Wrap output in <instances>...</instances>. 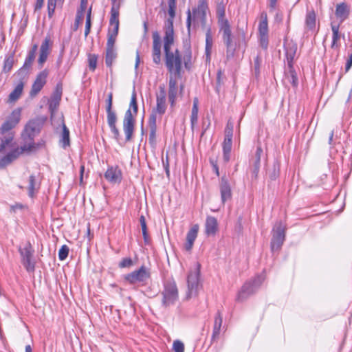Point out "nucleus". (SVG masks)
Instances as JSON below:
<instances>
[{
  "label": "nucleus",
  "instance_id": "f257e3e1",
  "mask_svg": "<svg viewBox=\"0 0 352 352\" xmlns=\"http://www.w3.org/2000/svg\"><path fill=\"white\" fill-rule=\"evenodd\" d=\"M216 15L219 30L222 32V38L226 46L227 58H232L234 55L236 47L232 41L230 24L226 18V5L223 0L217 1Z\"/></svg>",
  "mask_w": 352,
  "mask_h": 352
},
{
  "label": "nucleus",
  "instance_id": "f03ea898",
  "mask_svg": "<svg viewBox=\"0 0 352 352\" xmlns=\"http://www.w3.org/2000/svg\"><path fill=\"white\" fill-rule=\"evenodd\" d=\"M174 43V36H164V50L165 53L166 65L170 72L179 74L182 69V56L178 50L171 52V45Z\"/></svg>",
  "mask_w": 352,
  "mask_h": 352
},
{
  "label": "nucleus",
  "instance_id": "7ed1b4c3",
  "mask_svg": "<svg viewBox=\"0 0 352 352\" xmlns=\"http://www.w3.org/2000/svg\"><path fill=\"white\" fill-rule=\"evenodd\" d=\"M138 113V104H137V94L135 90L133 89L129 109L126 111L124 120H123V129L126 135V140L129 141L132 138L135 120L133 118Z\"/></svg>",
  "mask_w": 352,
  "mask_h": 352
},
{
  "label": "nucleus",
  "instance_id": "20e7f679",
  "mask_svg": "<svg viewBox=\"0 0 352 352\" xmlns=\"http://www.w3.org/2000/svg\"><path fill=\"white\" fill-rule=\"evenodd\" d=\"M201 265L199 263L195 264L194 270H191L187 277L188 291L186 298L187 300L198 294V291L201 287L199 280Z\"/></svg>",
  "mask_w": 352,
  "mask_h": 352
},
{
  "label": "nucleus",
  "instance_id": "39448f33",
  "mask_svg": "<svg viewBox=\"0 0 352 352\" xmlns=\"http://www.w3.org/2000/svg\"><path fill=\"white\" fill-rule=\"evenodd\" d=\"M264 279L265 277L263 275H258L252 280L245 283L237 295L236 300L238 301L246 300L258 289Z\"/></svg>",
  "mask_w": 352,
  "mask_h": 352
},
{
  "label": "nucleus",
  "instance_id": "423d86ee",
  "mask_svg": "<svg viewBox=\"0 0 352 352\" xmlns=\"http://www.w3.org/2000/svg\"><path fill=\"white\" fill-rule=\"evenodd\" d=\"M162 294L163 296V306L166 307L175 304L179 296L176 283L174 280H168L165 283L164 288Z\"/></svg>",
  "mask_w": 352,
  "mask_h": 352
},
{
  "label": "nucleus",
  "instance_id": "0eeeda50",
  "mask_svg": "<svg viewBox=\"0 0 352 352\" xmlns=\"http://www.w3.org/2000/svg\"><path fill=\"white\" fill-rule=\"evenodd\" d=\"M151 277L149 269L142 265L137 270L126 274L124 277L125 280L130 284H140L144 285Z\"/></svg>",
  "mask_w": 352,
  "mask_h": 352
},
{
  "label": "nucleus",
  "instance_id": "6e6552de",
  "mask_svg": "<svg viewBox=\"0 0 352 352\" xmlns=\"http://www.w3.org/2000/svg\"><path fill=\"white\" fill-rule=\"evenodd\" d=\"M33 148H34V144L30 142L21 148H14L10 150L6 155L0 159V168L6 167L16 160L23 152L30 151Z\"/></svg>",
  "mask_w": 352,
  "mask_h": 352
},
{
  "label": "nucleus",
  "instance_id": "1a4fd4ad",
  "mask_svg": "<svg viewBox=\"0 0 352 352\" xmlns=\"http://www.w3.org/2000/svg\"><path fill=\"white\" fill-rule=\"evenodd\" d=\"M285 238V229L281 221L277 222L273 228V235L271 241V249L272 251L278 250Z\"/></svg>",
  "mask_w": 352,
  "mask_h": 352
},
{
  "label": "nucleus",
  "instance_id": "9d476101",
  "mask_svg": "<svg viewBox=\"0 0 352 352\" xmlns=\"http://www.w3.org/2000/svg\"><path fill=\"white\" fill-rule=\"evenodd\" d=\"M168 4L169 17L164 23V36H174L173 19L175 16L176 0L168 1Z\"/></svg>",
  "mask_w": 352,
  "mask_h": 352
},
{
  "label": "nucleus",
  "instance_id": "9b49d317",
  "mask_svg": "<svg viewBox=\"0 0 352 352\" xmlns=\"http://www.w3.org/2000/svg\"><path fill=\"white\" fill-rule=\"evenodd\" d=\"M21 261L28 272L34 270V263L32 262L34 251L32 250L30 243H28L23 248H19Z\"/></svg>",
  "mask_w": 352,
  "mask_h": 352
},
{
  "label": "nucleus",
  "instance_id": "f8f14e48",
  "mask_svg": "<svg viewBox=\"0 0 352 352\" xmlns=\"http://www.w3.org/2000/svg\"><path fill=\"white\" fill-rule=\"evenodd\" d=\"M156 107L153 109L152 113L150 116H154L155 120H157V115L162 116L166 110V93L165 89H160L156 95Z\"/></svg>",
  "mask_w": 352,
  "mask_h": 352
},
{
  "label": "nucleus",
  "instance_id": "ddd939ff",
  "mask_svg": "<svg viewBox=\"0 0 352 352\" xmlns=\"http://www.w3.org/2000/svg\"><path fill=\"white\" fill-rule=\"evenodd\" d=\"M41 124L37 120H30L25 126L22 136L25 141H33L36 133L40 131Z\"/></svg>",
  "mask_w": 352,
  "mask_h": 352
},
{
  "label": "nucleus",
  "instance_id": "4468645a",
  "mask_svg": "<svg viewBox=\"0 0 352 352\" xmlns=\"http://www.w3.org/2000/svg\"><path fill=\"white\" fill-rule=\"evenodd\" d=\"M298 46L296 43L291 40L284 43V50L285 52V63L288 68L292 69L294 67V60L297 52Z\"/></svg>",
  "mask_w": 352,
  "mask_h": 352
},
{
  "label": "nucleus",
  "instance_id": "2eb2a0df",
  "mask_svg": "<svg viewBox=\"0 0 352 352\" xmlns=\"http://www.w3.org/2000/svg\"><path fill=\"white\" fill-rule=\"evenodd\" d=\"M153 37V50L152 56L153 62L158 65L161 63V37L157 31H155L152 34Z\"/></svg>",
  "mask_w": 352,
  "mask_h": 352
},
{
  "label": "nucleus",
  "instance_id": "dca6fc26",
  "mask_svg": "<svg viewBox=\"0 0 352 352\" xmlns=\"http://www.w3.org/2000/svg\"><path fill=\"white\" fill-rule=\"evenodd\" d=\"M208 10V3L206 0H199L198 5L192 9L193 18L199 19L204 24L206 20V12Z\"/></svg>",
  "mask_w": 352,
  "mask_h": 352
},
{
  "label": "nucleus",
  "instance_id": "f3484780",
  "mask_svg": "<svg viewBox=\"0 0 352 352\" xmlns=\"http://www.w3.org/2000/svg\"><path fill=\"white\" fill-rule=\"evenodd\" d=\"M219 189L221 192V201L224 204L227 200L231 199L232 190L228 179L225 177H222L219 182Z\"/></svg>",
  "mask_w": 352,
  "mask_h": 352
},
{
  "label": "nucleus",
  "instance_id": "a211bd4d",
  "mask_svg": "<svg viewBox=\"0 0 352 352\" xmlns=\"http://www.w3.org/2000/svg\"><path fill=\"white\" fill-rule=\"evenodd\" d=\"M50 38L46 36L40 47L39 57L38 59V64L41 67L45 62L47 60L50 54Z\"/></svg>",
  "mask_w": 352,
  "mask_h": 352
},
{
  "label": "nucleus",
  "instance_id": "6ab92c4d",
  "mask_svg": "<svg viewBox=\"0 0 352 352\" xmlns=\"http://www.w3.org/2000/svg\"><path fill=\"white\" fill-rule=\"evenodd\" d=\"M104 177L110 183H120L122 180V171L118 166H111L105 172Z\"/></svg>",
  "mask_w": 352,
  "mask_h": 352
},
{
  "label": "nucleus",
  "instance_id": "aec40b11",
  "mask_svg": "<svg viewBox=\"0 0 352 352\" xmlns=\"http://www.w3.org/2000/svg\"><path fill=\"white\" fill-rule=\"evenodd\" d=\"M120 22L109 23L107 34V48H115L116 37L118 34Z\"/></svg>",
  "mask_w": 352,
  "mask_h": 352
},
{
  "label": "nucleus",
  "instance_id": "412c9836",
  "mask_svg": "<svg viewBox=\"0 0 352 352\" xmlns=\"http://www.w3.org/2000/svg\"><path fill=\"white\" fill-rule=\"evenodd\" d=\"M111 8L110 11L109 23H115L119 21L120 8L124 0H110Z\"/></svg>",
  "mask_w": 352,
  "mask_h": 352
},
{
  "label": "nucleus",
  "instance_id": "4be33fe9",
  "mask_svg": "<svg viewBox=\"0 0 352 352\" xmlns=\"http://www.w3.org/2000/svg\"><path fill=\"white\" fill-rule=\"evenodd\" d=\"M199 226L193 225L186 234V241L184 244V248L186 251H190L192 248L194 242L197 236Z\"/></svg>",
  "mask_w": 352,
  "mask_h": 352
},
{
  "label": "nucleus",
  "instance_id": "5701e85b",
  "mask_svg": "<svg viewBox=\"0 0 352 352\" xmlns=\"http://www.w3.org/2000/svg\"><path fill=\"white\" fill-rule=\"evenodd\" d=\"M336 17L340 19V23L347 19L350 14V8L346 3L337 4L335 11Z\"/></svg>",
  "mask_w": 352,
  "mask_h": 352
},
{
  "label": "nucleus",
  "instance_id": "b1692460",
  "mask_svg": "<svg viewBox=\"0 0 352 352\" xmlns=\"http://www.w3.org/2000/svg\"><path fill=\"white\" fill-rule=\"evenodd\" d=\"M61 89H56L49 100V109L51 115L53 116L56 111L61 100Z\"/></svg>",
  "mask_w": 352,
  "mask_h": 352
},
{
  "label": "nucleus",
  "instance_id": "393cba45",
  "mask_svg": "<svg viewBox=\"0 0 352 352\" xmlns=\"http://www.w3.org/2000/svg\"><path fill=\"white\" fill-rule=\"evenodd\" d=\"M38 50L37 44H34L28 52L23 67L19 70V74L25 70H29L36 58V53Z\"/></svg>",
  "mask_w": 352,
  "mask_h": 352
},
{
  "label": "nucleus",
  "instance_id": "a878e982",
  "mask_svg": "<svg viewBox=\"0 0 352 352\" xmlns=\"http://www.w3.org/2000/svg\"><path fill=\"white\" fill-rule=\"evenodd\" d=\"M107 122L111 129V131L113 133L114 138L116 140H118L119 136H120V132L116 126V123L117 121L116 114L112 110H110V111H107Z\"/></svg>",
  "mask_w": 352,
  "mask_h": 352
},
{
  "label": "nucleus",
  "instance_id": "bb28decb",
  "mask_svg": "<svg viewBox=\"0 0 352 352\" xmlns=\"http://www.w3.org/2000/svg\"><path fill=\"white\" fill-rule=\"evenodd\" d=\"M218 229V223L216 218L208 217L206 221L205 230L208 236H213L216 234Z\"/></svg>",
  "mask_w": 352,
  "mask_h": 352
},
{
  "label": "nucleus",
  "instance_id": "cd10ccee",
  "mask_svg": "<svg viewBox=\"0 0 352 352\" xmlns=\"http://www.w3.org/2000/svg\"><path fill=\"white\" fill-rule=\"evenodd\" d=\"M222 315L221 312L218 311L214 317L212 340H215L219 338L221 331V327L222 325Z\"/></svg>",
  "mask_w": 352,
  "mask_h": 352
},
{
  "label": "nucleus",
  "instance_id": "c85d7f7f",
  "mask_svg": "<svg viewBox=\"0 0 352 352\" xmlns=\"http://www.w3.org/2000/svg\"><path fill=\"white\" fill-rule=\"evenodd\" d=\"M148 125H149V143L152 145L155 144L156 142V120L155 117L154 116H150L148 119Z\"/></svg>",
  "mask_w": 352,
  "mask_h": 352
},
{
  "label": "nucleus",
  "instance_id": "c756f323",
  "mask_svg": "<svg viewBox=\"0 0 352 352\" xmlns=\"http://www.w3.org/2000/svg\"><path fill=\"white\" fill-rule=\"evenodd\" d=\"M48 74L47 69H44L38 73L32 88H43L46 83Z\"/></svg>",
  "mask_w": 352,
  "mask_h": 352
},
{
  "label": "nucleus",
  "instance_id": "7c9ffc66",
  "mask_svg": "<svg viewBox=\"0 0 352 352\" xmlns=\"http://www.w3.org/2000/svg\"><path fill=\"white\" fill-rule=\"evenodd\" d=\"M331 28L332 31V43L331 48L338 47V42L341 38V34L339 32L340 24H336L334 23H331Z\"/></svg>",
  "mask_w": 352,
  "mask_h": 352
},
{
  "label": "nucleus",
  "instance_id": "2f4dec72",
  "mask_svg": "<svg viewBox=\"0 0 352 352\" xmlns=\"http://www.w3.org/2000/svg\"><path fill=\"white\" fill-rule=\"evenodd\" d=\"M199 100L197 97L193 99V104L190 116L191 127L193 129L198 121Z\"/></svg>",
  "mask_w": 352,
  "mask_h": 352
},
{
  "label": "nucleus",
  "instance_id": "473e14b6",
  "mask_svg": "<svg viewBox=\"0 0 352 352\" xmlns=\"http://www.w3.org/2000/svg\"><path fill=\"white\" fill-rule=\"evenodd\" d=\"M59 143L64 148L70 145L69 131L65 124H63V131Z\"/></svg>",
  "mask_w": 352,
  "mask_h": 352
},
{
  "label": "nucleus",
  "instance_id": "72a5a7b5",
  "mask_svg": "<svg viewBox=\"0 0 352 352\" xmlns=\"http://www.w3.org/2000/svg\"><path fill=\"white\" fill-rule=\"evenodd\" d=\"M12 140V136L6 137L4 139H3L0 145V152L5 153L8 151L14 148V145Z\"/></svg>",
  "mask_w": 352,
  "mask_h": 352
},
{
  "label": "nucleus",
  "instance_id": "f704fd0d",
  "mask_svg": "<svg viewBox=\"0 0 352 352\" xmlns=\"http://www.w3.org/2000/svg\"><path fill=\"white\" fill-rule=\"evenodd\" d=\"M259 34H268V23L267 13L263 12L261 14V21L258 24Z\"/></svg>",
  "mask_w": 352,
  "mask_h": 352
},
{
  "label": "nucleus",
  "instance_id": "c9c22d12",
  "mask_svg": "<svg viewBox=\"0 0 352 352\" xmlns=\"http://www.w3.org/2000/svg\"><path fill=\"white\" fill-rule=\"evenodd\" d=\"M286 77L285 80L289 82L292 87L298 86V78L296 76V73L295 72L294 67H292V69L288 68L285 72Z\"/></svg>",
  "mask_w": 352,
  "mask_h": 352
},
{
  "label": "nucleus",
  "instance_id": "e433bc0d",
  "mask_svg": "<svg viewBox=\"0 0 352 352\" xmlns=\"http://www.w3.org/2000/svg\"><path fill=\"white\" fill-rule=\"evenodd\" d=\"M263 149L261 145H258L254 157V173L257 175L260 168L261 157L263 154Z\"/></svg>",
  "mask_w": 352,
  "mask_h": 352
},
{
  "label": "nucleus",
  "instance_id": "4c0bfd02",
  "mask_svg": "<svg viewBox=\"0 0 352 352\" xmlns=\"http://www.w3.org/2000/svg\"><path fill=\"white\" fill-rule=\"evenodd\" d=\"M117 57L116 48H106L105 63L107 67H111L113 62Z\"/></svg>",
  "mask_w": 352,
  "mask_h": 352
},
{
  "label": "nucleus",
  "instance_id": "58836bf2",
  "mask_svg": "<svg viewBox=\"0 0 352 352\" xmlns=\"http://www.w3.org/2000/svg\"><path fill=\"white\" fill-rule=\"evenodd\" d=\"M39 183L36 182L34 175H30L29 177L28 195L30 197H33L34 191L39 188Z\"/></svg>",
  "mask_w": 352,
  "mask_h": 352
},
{
  "label": "nucleus",
  "instance_id": "ea45409f",
  "mask_svg": "<svg viewBox=\"0 0 352 352\" xmlns=\"http://www.w3.org/2000/svg\"><path fill=\"white\" fill-rule=\"evenodd\" d=\"M212 43H213V41H212V37L210 34V29H208L206 32V47H205V52H206L207 59L210 58Z\"/></svg>",
  "mask_w": 352,
  "mask_h": 352
},
{
  "label": "nucleus",
  "instance_id": "a19ab883",
  "mask_svg": "<svg viewBox=\"0 0 352 352\" xmlns=\"http://www.w3.org/2000/svg\"><path fill=\"white\" fill-rule=\"evenodd\" d=\"M14 53H12L6 56L3 67V72L4 73H8L11 71L14 64Z\"/></svg>",
  "mask_w": 352,
  "mask_h": 352
},
{
  "label": "nucleus",
  "instance_id": "79ce46f5",
  "mask_svg": "<svg viewBox=\"0 0 352 352\" xmlns=\"http://www.w3.org/2000/svg\"><path fill=\"white\" fill-rule=\"evenodd\" d=\"M191 59H192V52L190 50V46L188 45L186 47L185 51L183 55V60L184 63V66L186 69L190 70L191 67Z\"/></svg>",
  "mask_w": 352,
  "mask_h": 352
},
{
  "label": "nucleus",
  "instance_id": "37998d69",
  "mask_svg": "<svg viewBox=\"0 0 352 352\" xmlns=\"http://www.w3.org/2000/svg\"><path fill=\"white\" fill-rule=\"evenodd\" d=\"M305 23L309 30H313L316 26V14L314 12L307 14Z\"/></svg>",
  "mask_w": 352,
  "mask_h": 352
},
{
  "label": "nucleus",
  "instance_id": "c03bdc74",
  "mask_svg": "<svg viewBox=\"0 0 352 352\" xmlns=\"http://www.w3.org/2000/svg\"><path fill=\"white\" fill-rule=\"evenodd\" d=\"M261 58L257 55L254 60V65L252 69L253 75L257 78L260 75Z\"/></svg>",
  "mask_w": 352,
  "mask_h": 352
},
{
  "label": "nucleus",
  "instance_id": "a18cd8bd",
  "mask_svg": "<svg viewBox=\"0 0 352 352\" xmlns=\"http://www.w3.org/2000/svg\"><path fill=\"white\" fill-rule=\"evenodd\" d=\"M140 222L142 228V235L144 237V242L147 243L149 241V236L147 232V226L144 216L141 215V217H140Z\"/></svg>",
  "mask_w": 352,
  "mask_h": 352
},
{
  "label": "nucleus",
  "instance_id": "49530a36",
  "mask_svg": "<svg viewBox=\"0 0 352 352\" xmlns=\"http://www.w3.org/2000/svg\"><path fill=\"white\" fill-rule=\"evenodd\" d=\"M21 109L17 108L14 109L10 116L8 117V120H11L14 124H17L21 119Z\"/></svg>",
  "mask_w": 352,
  "mask_h": 352
},
{
  "label": "nucleus",
  "instance_id": "de8ad7c7",
  "mask_svg": "<svg viewBox=\"0 0 352 352\" xmlns=\"http://www.w3.org/2000/svg\"><path fill=\"white\" fill-rule=\"evenodd\" d=\"M98 56L94 54L88 55L89 68L91 71H94L97 66Z\"/></svg>",
  "mask_w": 352,
  "mask_h": 352
},
{
  "label": "nucleus",
  "instance_id": "09e8293b",
  "mask_svg": "<svg viewBox=\"0 0 352 352\" xmlns=\"http://www.w3.org/2000/svg\"><path fill=\"white\" fill-rule=\"evenodd\" d=\"M56 6H58V3L54 0H47V16L50 19L54 16Z\"/></svg>",
  "mask_w": 352,
  "mask_h": 352
},
{
  "label": "nucleus",
  "instance_id": "8fccbe9b",
  "mask_svg": "<svg viewBox=\"0 0 352 352\" xmlns=\"http://www.w3.org/2000/svg\"><path fill=\"white\" fill-rule=\"evenodd\" d=\"M91 8H90L87 13L86 17V24H85V36L87 37L88 34L90 33L91 21Z\"/></svg>",
  "mask_w": 352,
  "mask_h": 352
},
{
  "label": "nucleus",
  "instance_id": "3c124183",
  "mask_svg": "<svg viewBox=\"0 0 352 352\" xmlns=\"http://www.w3.org/2000/svg\"><path fill=\"white\" fill-rule=\"evenodd\" d=\"M23 89H14L9 95L8 102H15L21 96Z\"/></svg>",
  "mask_w": 352,
  "mask_h": 352
},
{
  "label": "nucleus",
  "instance_id": "603ef678",
  "mask_svg": "<svg viewBox=\"0 0 352 352\" xmlns=\"http://www.w3.org/2000/svg\"><path fill=\"white\" fill-rule=\"evenodd\" d=\"M69 249L67 245H63L58 251V258L60 261L65 260L69 254Z\"/></svg>",
  "mask_w": 352,
  "mask_h": 352
},
{
  "label": "nucleus",
  "instance_id": "864d4df0",
  "mask_svg": "<svg viewBox=\"0 0 352 352\" xmlns=\"http://www.w3.org/2000/svg\"><path fill=\"white\" fill-rule=\"evenodd\" d=\"M232 138L225 137L223 143V151L231 152Z\"/></svg>",
  "mask_w": 352,
  "mask_h": 352
},
{
  "label": "nucleus",
  "instance_id": "5fc2aeb1",
  "mask_svg": "<svg viewBox=\"0 0 352 352\" xmlns=\"http://www.w3.org/2000/svg\"><path fill=\"white\" fill-rule=\"evenodd\" d=\"M173 348L175 352H184V344L180 340H175L173 344Z\"/></svg>",
  "mask_w": 352,
  "mask_h": 352
},
{
  "label": "nucleus",
  "instance_id": "6e6d98bb",
  "mask_svg": "<svg viewBox=\"0 0 352 352\" xmlns=\"http://www.w3.org/2000/svg\"><path fill=\"white\" fill-rule=\"evenodd\" d=\"M15 126L16 124H14L11 120L7 119V120L2 124L1 129L2 133H5L11 130Z\"/></svg>",
  "mask_w": 352,
  "mask_h": 352
},
{
  "label": "nucleus",
  "instance_id": "4d7b16f0",
  "mask_svg": "<svg viewBox=\"0 0 352 352\" xmlns=\"http://www.w3.org/2000/svg\"><path fill=\"white\" fill-rule=\"evenodd\" d=\"M259 40L261 46L263 49H267L268 47L269 37L268 34H259Z\"/></svg>",
  "mask_w": 352,
  "mask_h": 352
},
{
  "label": "nucleus",
  "instance_id": "13d9d810",
  "mask_svg": "<svg viewBox=\"0 0 352 352\" xmlns=\"http://www.w3.org/2000/svg\"><path fill=\"white\" fill-rule=\"evenodd\" d=\"M133 265V261L131 258H124L119 263L120 268L130 267Z\"/></svg>",
  "mask_w": 352,
  "mask_h": 352
},
{
  "label": "nucleus",
  "instance_id": "bf43d9fd",
  "mask_svg": "<svg viewBox=\"0 0 352 352\" xmlns=\"http://www.w3.org/2000/svg\"><path fill=\"white\" fill-rule=\"evenodd\" d=\"M233 127V124L230 122H228L225 129V137L232 138Z\"/></svg>",
  "mask_w": 352,
  "mask_h": 352
},
{
  "label": "nucleus",
  "instance_id": "052dcab7",
  "mask_svg": "<svg viewBox=\"0 0 352 352\" xmlns=\"http://www.w3.org/2000/svg\"><path fill=\"white\" fill-rule=\"evenodd\" d=\"M112 102H113V93L110 92L107 94V98L106 99V111H110L112 110Z\"/></svg>",
  "mask_w": 352,
  "mask_h": 352
},
{
  "label": "nucleus",
  "instance_id": "680f3d73",
  "mask_svg": "<svg viewBox=\"0 0 352 352\" xmlns=\"http://www.w3.org/2000/svg\"><path fill=\"white\" fill-rule=\"evenodd\" d=\"M177 90L178 89H169L168 100L172 106L175 104V98L177 94Z\"/></svg>",
  "mask_w": 352,
  "mask_h": 352
},
{
  "label": "nucleus",
  "instance_id": "e2e57ef3",
  "mask_svg": "<svg viewBox=\"0 0 352 352\" xmlns=\"http://www.w3.org/2000/svg\"><path fill=\"white\" fill-rule=\"evenodd\" d=\"M279 175L278 167L276 165L273 166L272 171L270 173V178L271 180H275Z\"/></svg>",
  "mask_w": 352,
  "mask_h": 352
},
{
  "label": "nucleus",
  "instance_id": "0e129e2a",
  "mask_svg": "<svg viewBox=\"0 0 352 352\" xmlns=\"http://www.w3.org/2000/svg\"><path fill=\"white\" fill-rule=\"evenodd\" d=\"M84 18V16L81 15V14H77L76 15L75 22L74 25V30H76L79 25L82 23V21Z\"/></svg>",
  "mask_w": 352,
  "mask_h": 352
},
{
  "label": "nucleus",
  "instance_id": "69168bd1",
  "mask_svg": "<svg viewBox=\"0 0 352 352\" xmlns=\"http://www.w3.org/2000/svg\"><path fill=\"white\" fill-rule=\"evenodd\" d=\"M278 0H267L270 12H274L277 8Z\"/></svg>",
  "mask_w": 352,
  "mask_h": 352
},
{
  "label": "nucleus",
  "instance_id": "338daca9",
  "mask_svg": "<svg viewBox=\"0 0 352 352\" xmlns=\"http://www.w3.org/2000/svg\"><path fill=\"white\" fill-rule=\"evenodd\" d=\"M191 20H192V15L190 10H188L187 12V19H186V26L188 28V32H190V25H191Z\"/></svg>",
  "mask_w": 352,
  "mask_h": 352
},
{
  "label": "nucleus",
  "instance_id": "774afa93",
  "mask_svg": "<svg viewBox=\"0 0 352 352\" xmlns=\"http://www.w3.org/2000/svg\"><path fill=\"white\" fill-rule=\"evenodd\" d=\"M352 67V53L349 54L348 59L346 60V63L345 65V71L347 72L351 67Z\"/></svg>",
  "mask_w": 352,
  "mask_h": 352
}]
</instances>
